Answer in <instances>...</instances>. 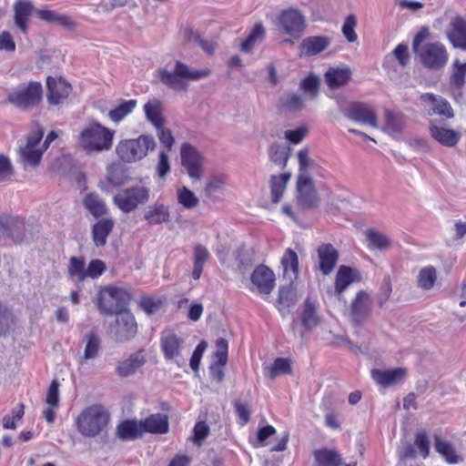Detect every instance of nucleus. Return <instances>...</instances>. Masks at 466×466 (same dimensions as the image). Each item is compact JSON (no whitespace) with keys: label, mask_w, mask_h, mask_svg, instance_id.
Masks as SVG:
<instances>
[{"label":"nucleus","mask_w":466,"mask_h":466,"mask_svg":"<svg viewBox=\"0 0 466 466\" xmlns=\"http://www.w3.org/2000/svg\"><path fill=\"white\" fill-rule=\"evenodd\" d=\"M110 420L108 409L101 403H95L81 410L75 420V425L82 436L95 438L106 432Z\"/></svg>","instance_id":"obj_1"},{"label":"nucleus","mask_w":466,"mask_h":466,"mask_svg":"<svg viewBox=\"0 0 466 466\" xmlns=\"http://www.w3.org/2000/svg\"><path fill=\"white\" fill-rule=\"evenodd\" d=\"M431 36L428 26H422L412 41L413 52L420 57L421 64L430 69L442 68L448 62L449 55L446 47L440 42L422 45Z\"/></svg>","instance_id":"obj_2"},{"label":"nucleus","mask_w":466,"mask_h":466,"mask_svg":"<svg viewBox=\"0 0 466 466\" xmlns=\"http://www.w3.org/2000/svg\"><path fill=\"white\" fill-rule=\"evenodd\" d=\"M115 131L97 121H91L77 137V145L87 154L108 151L112 148Z\"/></svg>","instance_id":"obj_3"},{"label":"nucleus","mask_w":466,"mask_h":466,"mask_svg":"<svg viewBox=\"0 0 466 466\" xmlns=\"http://www.w3.org/2000/svg\"><path fill=\"white\" fill-rule=\"evenodd\" d=\"M210 74V70H192L189 66L180 61H177L173 71H168L166 68H159L157 70V76L160 82L167 87L174 91H187L188 81L198 80L206 77Z\"/></svg>","instance_id":"obj_4"},{"label":"nucleus","mask_w":466,"mask_h":466,"mask_svg":"<svg viewBox=\"0 0 466 466\" xmlns=\"http://www.w3.org/2000/svg\"><path fill=\"white\" fill-rule=\"evenodd\" d=\"M131 299L125 288L106 285L99 289L96 304L101 314L113 316L128 309Z\"/></svg>","instance_id":"obj_5"},{"label":"nucleus","mask_w":466,"mask_h":466,"mask_svg":"<svg viewBox=\"0 0 466 466\" xmlns=\"http://www.w3.org/2000/svg\"><path fill=\"white\" fill-rule=\"evenodd\" d=\"M43 97L42 84L38 81H30L10 91L5 102L20 110L27 111L38 107L43 102Z\"/></svg>","instance_id":"obj_6"},{"label":"nucleus","mask_w":466,"mask_h":466,"mask_svg":"<svg viewBox=\"0 0 466 466\" xmlns=\"http://www.w3.org/2000/svg\"><path fill=\"white\" fill-rule=\"evenodd\" d=\"M277 25L281 35L288 36L284 43L294 45L303 35L307 22L306 17L297 8L282 10L277 18Z\"/></svg>","instance_id":"obj_7"},{"label":"nucleus","mask_w":466,"mask_h":466,"mask_svg":"<svg viewBox=\"0 0 466 466\" xmlns=\"http://www.w3.org/2000/svg\"><path fill=\"white\" fill-rule=\"evenodd\" d=\"M155 146L152 136L141 135L137 138L120 140L116 147V153L121 161L134 163L144 158Z\"/></svg>","instance_id":"obj_8"},{"label":"nucleus","mask_w":466,"mask_h":466,"mask_svg":"<svg viewBox=\"0 0 466 466\" xmlns=\"http://www.w3.org/2000/svg\"><path fill=\"white\" fill-rule=\"evenodd\" d=\"M33 130L26 136L25 145L19 149L20 160L25 167H37L46 150L41 146L45 131L38 122L33 123Z\"/></svg>","instance_id":"obj_9"},{"label":"nucleus","mask_w":466,"mask_h":466,"mask_svg":"<svg viewBox=\"0 0 466 466\" xmlns=\"http://www.w3.org/2000/svg\"><path fill=\"white\" fill-rule=\"evenodd\" d=\"M150 198V189L143 185H135L118 191L113 203L123 212L130 213L139 206L146 205Z\"/></svg>","instance_id":"obj_10"},{"label":"nucleus","mask_w":466,"mask_h":466,"mask_svg":"<svg viewBox=\"0 0 466 466\" xmlns=\"http://www.w3.org/2000/svg\"><path fill=\"white\" fill-rule=\"evenodd\" d=\"M116 316L114 330L116 341L123 343L133 339L138 332V324L134 314L127 309Z\"/></svg>","instance_id":"obj_11"},{"label":"nucleus","mask_w":466,"mask_h":466,"mask_svg":"<svg viewBox=\"0 0 466 466\" xmlns=\"http://www.w3.org/2000/svg\"><path fill=\"white\" fill-rule=\"evenodd\" d=\"M297 203L303 208H317L319 198L315 188L313 179L310 176L299 175L296 184Z\"/></svg>","instance_id":"obj_12"},{"label":"nucleus","mask_w":466,"mask_h":466,"mask_svg":"<svg viewBox=\"0 0 466 466\" xmlns=\"http://www.w3.org/2000/svg\"><path fill=\"white\" fill-rule=\"evenodd\" d=\"M251 291H257L259 295H269L275 286L276 278L273 270L264 264L257 266L250 275Z\"/></svg>","instance_id":"obj_13"},{"label":"nucleus","mask_w":466,"mask_h":466,"mask_svg":"<svg viewBox=\"0 0 466 466\" xmlns=\"http://www.w3.org/2000/svg\"><path fill=\"white\" fill-rule=\"evenodd\" d=\"M181 163L191 178L199 179L203 172L204 158L198 150L186 142L180 148Z\"/></svg>","instance_id":"obj_14"},{"label":"nucleus","mask_w":466,"mask_h":466,"mask_svg":"<svg viewBox=\"0 0 466 466\" xmlns=\"http://www.w3.org/2000/svg\"><path fill=\"white\" fill-rule=\"evenodd\" d=\"M159 345L166 360L178 361L184 349V339L173 329H166L161 332Z\"/></svg>","instance_id":"obj_15"},{"label":"nucleus","mask_w":466,"mask_h":466,"mask_svg":"<svg viewBox=\"0 0 466 466\" xmlns=\"http://www.w3.org/2000/svg\"><path fill=\"white\" fill-rule=\"evenodd\" d=\"M72 92V86L66 79L59 76H47L46 97L51 106L63 104Z\"/></svg>","instance_id":"obj_16"},{"label":"nucleus","mask_w":466,"mask_h":466,"mask_svg":"<svg viewBox=\"0 0 466 466\" xmlns=\"http://www.w3.org/2000/svg\"><path fill=\"white\" fill-rule=\"evenodd\" d=\"M345 116L357 123L368 125L371 127H378V117L375 108L364 102H353L345 112Z\"/></svg>","instance_id":"obj_17"},{"label":"nucleus","mask_w":466,"mask_h":466,"mask_svg":"<svg viewBox=\"0 0 466 466\" xmlns=\"http://www.w3.org/2000/svg\"><path fill=\"white\" fill-rule=\"evenodd\" d=\"M372 300L370 294L365 290L356 293L350 307L352 322L359 326L364 323L371 313Z\"/></svg>","instance_id":"obj_18"},{"label":"nucleus","mask_w":466,"mask_h":466,"mask_svg":"<svg viewBox=\"0 0 466 466\" xmlns=\"http://www.w3.org/2000/svg\"><path fill=\"white\" fill-rule=\"evenodd\" d=\"M25 222L19 218L0 216V238H11L15 243H20L25 237Z\"/></svg>","instance_id":"obj_19"},{"label":"nucleus","mask_w":466,"mask_h":466,"mask_svg":"<svg viewBox=\"0 0 466 466\" xmlns=\"http://www.w3.org/2000/svg\"><path fill=\"white\" fill-rule=\"evenodd\" d=\"M362 280L361 272L350 266L340 265L337 270L334 280V291L336 295H341L351 284Z\"/></svg>","instance_id":"obj_20"},{"label":"nucleus","mask_w":466,"mask_h":466,"mask_svg":"<svg viewBox=\"0 0 466 466\" xmlns=\"http://www.w3.org/2000/svg\"><path fill=\"white\" fill-rule=\"evenodd\" d=\"M420 100L428 105L427 114L429 116H440L445 118H452L454 112L450 103L432 93H424L420 96Z\"/></svg>","instance_id":"obj_21"},{"label":"nucleus","mask_w":466,"mask_h":466,"mask_svg":"<svg viewBox=\"0 0 466 466\" xmlns=\"http://www.w3.org/2000/svg\"><path fill=\"white\" fill-rule=\"evenodd\" d=\"M317 255L319 269L323 275H329L338 263L339 258V251L332 244L323 243L318 247Z\"/></svg>","instance_id":"obj_22"},{"label":"nucleus","mask_w":466,"mask_h":466,"mask_svg":"<svg viewBox=\"0 0 466 466\" xmlns=\"http://www.w3.org/2000/svg\"><path fill=\"white\" fill-rule=\"evenodd\" d=\"M429 132L436 142L446 147H454L461 138L460 132L444 126H439L433 121L429 125Z\"/></svg>","instance_id":"obj_23"},{"label":"nucleus","mask_w":466,"mask_h":466,"mask_svg":"<svg viewBox=\"0 0 466 466\" xmlns=\"http://www.w3.org/2000/svg\"><path fill=\"white\" fill-rule=\"evenodd\" d=\"M447 38L455 48L466 50V20L457 15L447 28Z\"/></svg>","instance_id":"obj_24"},{"label":"nucleus","mask_w":466,"mask_h":466,"mask_svg":"<svg viewBox=\"0 0 466 466\" xmlns=\"http://www.w3.org/2000/svg\"><path fill=\"white\" fill-rule=\"evenodd\" d=\"M59 382L56 379L53 380L47 389L45 402L47 405L44 409L43 418L48 422L53 423L56 420V410L59 408Z\"/></svg>","instance_id":"obj_25"},{"label":"nucleus","mask_w":466,"mask_h":466,"mask_svg":"<svg viewBox=\"0 0 466 466\" xmlns=\"http://www.w3.org/2000/svg\"><path fill=\"white\" fill-rule=\"evenodd\" d=\"M13 7L15 25L24 35H26L29 18L34 12V5L30 0H16Z\"/></svg>","instance_id":"obj_26"},{"label":"nucleus","mask_w":466,"mask_h":466,"mask_svg":"<svg viewBox=\"0 0 466 466\" xmlns=\"http://www.w3.org/2000/svg\"><path fill=\"white\" fill-rule=\"evenodd\" d=\"M142 432L151 434H166L169 431L168 416L163 413H155L140 420Z\"/></svg>","instance_id":"obj_27"},{"label":"nucleus","mask_w":466,"mask_h":466,"mask_svg":"<svg viewBox=\"0 0 466 466\" xmlns=\"http://www.w3.org/2000/svg\"><path fill=\"white\" fill-rule=\"evenodd\" d=\"M407 370L404 368H395L392 370L373 369L371 378L380 386L389 387L400 382L406 376Z\"/></svg>","instance_id":"obj_28"},{"label":"nucleus","mask_w":466,"mask_h":466,"mask_svg":"<svg viewBox=\"0 0 466 466\" xmlns=\"http://www.w3.org/2000/svg\"><path fill=\"white\" fill-rule=\"evenodd\" d=\"M330 45L329 37L326 35L308 36L299 46L300 54L312 56L326 50Z\"/></svg>","instance_id":"obj_29"},{"label":"nucleus","mask_w":466,"mask_h":466,"mask_svg":"<svg viewBox=\"0 0 466 466\" xmlns=\"http://www.w3.org/2000/svg\"><path fill=\"white\" fill-rule=\"evenodd\" d=\"M314 466H342L344 465L341 454L336 449L327 447L313 451Z\"/></svg>","instance_id":"obj_30"},{"label":"nucleus","mask_w":466,"mask_h":466,"mask_svg":"<svg viewBox=\"0 0 466 466\" xmlns=\"http://www.w3.org/2000/svg\"><path fill=\"white\" fill-rule=\"evenodd\" d=\"M466 63L455 60L452 65V72L449 79V86L455 99L461 98L462 88L466 82Z\"/></svg>","instance_id":"obj_31"},{"label":"nucleus","mask_w":466,"mask_h":466,"mask_svg":"<svg viewBox=\"0 0 466 466\" xmlns=\"http://www.w3.org/2000/svg\"><path fill=\"white\" fill-rule=\"evenodd\" d=\"M280 264L283 268V276L289 281L298 279L299 273V261L297 252L291 248L285 249L281 258Z\"/></svg>","instance_id":"obj_32"},{"label":"nucleus","mask_w":466,"mask_h":466,"mask_svg":"<svg viewBox=\"0 0 466 466\" xmlns=\"http://www.w3.org/2000/svg\"><path fill=\"white\" fill-rule=\"evenodd\" d=\"M115 222L112 218H101L92 227V238L96 247H104L107 237L113 231Z\"/></svg>","instance_id":"obj_33"},{"label":"nucleus","mask_w":466,"mask_h":466,"mask_svg":"<svg viewBox=\"0 0 466 466\" xmlns=\"http://www.w3.org/2000/svg\"><path fill=\"white\" fill-rule=\"evenodd\" d=\"M351 78L349 68L329 67L325 73V81L330 89H338L347 85Z\"/></svg>","instance_id":"obj_34"},{"label":"nucleus","mask_w":466,"mask_h":466,"mask_svg":"<svg viewBox=\"0 0 466 466\" xmlns=\"http://www.w3.org/2000/svg\"><path fill=\"white\" fill-rule=\"evenodd\" d=\"M385 124L383 130L390 134H400L404 127V115L400 111L386 108L384 110Z\"/></svg>","instance_id":"obj_35"},{"label":"nucleus","mask_w":466,"mask_h":466,"mask_svg":"<svg viewBox=\"0 0 466 466\" xmlns=\"http://www.w3.org/2000/svg\"><path fill=\"white\" fill-rule=\"evenodd\" d=\"M290 177L291 175L289 172L281 173L279 175H272L270 177L269 187L271 200L273 203H278L280 201Z\"/></svg>","instance_id":"obj_36"},{"label":"nucleus","mask_w":466,"mask_h":466,"mask_svg":"<svg viewBox=\"0 0 466 466\" xmlns=\"http://www.w3.org/2000/svg\"><path fill=\"white\" fill-rule=\"evenodd\" d=\"M144 362V357L140 353H133L128 359L118 363L116 372L122 378L128 377L134 374Z\"/></svg>","instance_id":"obj_37"},{"label":"nucleus","mask_w":466,"mask_h":466,"mask_svg":"<svg viewBox=\"0 0 466 466\" xmlns=\"http://www.w3.org/2000/svg\"><path fill=\"white\" fill-rule=\"evenodd\" d=\"M116 434L123 441L137 440L142 437V428L140 421L124 420L116 428Z\"/></svg>","instance_id":"obj_38"},{"label":"nucleus","mask_w":466,"mask_h":466,"mask_svg":"<svg viewBox=\"0 0 466 466\" xmlns=\"http://www.w3.org/2000/svg\"><path fill=\"white\" fill-rule=\"evenodd\" d=\"M434 447L438 453H440L445 461L450 464H456L461 461V458L457 454L453 445L447 441H443L439 435L434 436Z\"/></svg>","instance_id":"obj_39"},{"label":"nucleus","mask_w":466,"mask_h":466,"mask_svg":"<svg viewBox=\"0 0 466 466\" xmlns=\"http://www.w3.org/2000/svg\"><path fill=\"white\" fill-rule=\"evenodd\" d=\"M168 208L163 204H155L149 207L148 210L144 214L145 220L149 225H157L169 220Z\"/></svg>","instance_id":"obj_40"},{"label":"nucleus","mask_w":466,"mask_h":466,"mask_svg":"<svg viewBox=\"0 0 466 466\" xmlns=\"http://www.w3.org/2000/svg\"><path fill=\"white\" fill-rule=\"evenodd\" d=\"M209 258V252L206 247L198 244L194 248L192 278L195 280L200 279L205 263Z\"/></svg>","instance_id":"obj_41"},{"label":"nucleus","mask_w":466,"mask_h":466,"mask_svg":"<svg viewBox=\"0 0 466 466\" xmlns=\"http://www.w3.org/2000/svg\"><path fill=\"white\" fill-rule=\"evenodd\" d=\"M365 236L369 241L368 248L370 249L385 250L391 245L390 238L375 228H369Z\"/></svg>","instance_id":"obj_42"},{"label":"nucleus","mask_w":466,"mask_h":466,"mask_svg":"<svg viewBox=\"0 0 466 466\" xmlns=\"http://www.w3.org/2000/svg\"><path fill=\"white\" fill-rule=\"evenodd\" d=\"M145 115L148 121L152 123L155 127H161L164 124L162 116V104L157 99L148 101L144 105Z\"/></svg>","instance_id":"obj_43"},{"label":"nucleus","mask_w":466,"mask_h":466,"mask_svg":"<svg viewBox=\"0 0 466 466\" xmlns=\"http://www.w3.org/2000/svg\"><path fill=\"white\" fill-rule=\"evenodd\" d=\"M85 208L95 217L100 218L107 213L104 201L96 193L87 194L83 200Z\"/></svg>","instance_id":"obj_44"},{"label":"nucleus","mask_w":466,"mask_h":466,"mask_svg":"<svg viewBox=\"0 0 466 466\" xmlns=\"http://www.w3.org/2000/svg\"><path fill=\"white\" fill-rule=\"evenodd\" d=\"M136 106V99L122 100L116 106L108 112V116L113 122L119 123L127 116L132 113Z\"/></svg>","instance_id":"obj_45"},{"label":"nucleus","mask_w":466,"mask_h":466,"mask_svg":"<svg viewBox=\"0 0 466 466\" xmlns=\"http://www.w3.org/2000/svg\"><path fill=\"white\" fill-rule=\"evenodd\" d=\"M266 35L265 28L261 22L256 23L248 34L247 38L241 43V51L244 53H249L258 40L264 39Z\"/></svg>","instance_id":"obj_46"},{"label":"nucleus","mask_w":466,"mask_h":466,"mask_svg":"<svg viewBox=\"0 0 466 466\" xmlns=\"http://www.w3.org/2000/svg\"><path fill=\"white\" fill-rule=\"evenodd\" d=\"M128 180L126 170L119 165L113 164L107 167L106 181L113 187L124 185Z\"/></svg>","instance_id":"obj_47"},{"label":"nucleus","mask_w":466,"mask_h":466,"mask_svg":"<svg viewBox=\"0 0 466 466\" xmlns=\"http://www.w3.org/2000/svg\"><path fill=\"white\" fill-rule=\"evenodd\" d=\"M437 280V272L433 266L422 268L418 276V286L422 289L429 290L433 288Z\"/></svg>","instance_id":"obj_48"},{"label":"nucleus","mask_w":466,"mask_h":466,"mask_svg":"<svg viewBox=\"0 0 466 466\" xmlns=\"http://www.w3.org/2000/svg\"><path fill=\"white\" fill-rule=\"evenodd\" d=\"M164 300L161 298H154L152 296H142L138 302V308L147 315H152L161 309Z\"/></svg>","instance_id":"obj_49"},{"label":"nucleus","mask_w":466,"mask_h":466,"mask_svg":"<svg viewBox=\"0 0 466 466\" xmlns=\"http://www.w3.org/2000/svg\"><path fill=\"white\" fill-rule=\"evenodd\" d=\"M319 321V319L316 314L315 305L309 300H306L301 315L302 325L309 329L317 326Z\"/></svg>","instance_id":"obj_50"},{"label":"nucleus","mask_w":466,"mask_h":466,"mask_svg":"<svg viewBox=\"0 0 466 466\" xmlns=\"http://www.w3.org/2000/svg\"><path fill=\"white\" fill-rule=\"evenodd\" d=\"M71 277H76L79 282L86 279V263L82 257H71L67 268Z\"/></svg>","instance_id":"obj_51"},{"label":"nucleus","mask_w":466,"mask_h":466,"mask_svg":"<svg viewBox=\"0 0 466 466\" xmlns=\"http://www.w3.org/2000/svg\"><path fill=\"white\" fill-rule=\"evenodd\" d=\"M101 340L95 331H91L86 336V345L85 348L84 358L86 360L94 359L97 356L100 350Z\"/></svg>","instance_id":"obj_52"},{"label":"nucleus","mask_w":466,"mask_h":466,"mask_svg":"<svg viewBox=\"0 0 466 466\" xmlns=\"http://www.w3.org/2000/svg\"><path fill=\"white\" fill-rule=\"evenodd\" d=\"M177 195L178 203L185 208L190 209L198 204V197L186 187L179 188Z\"/></svg>","instance_id":"obj_53"},{"label":"nucleus","mask_w":466,"mask_h":466,"mask_svg":"<svg viewBox=\"0 0 466 466\" xmlns=\"http://www.w3.org/2000/svg\"><path fill=\"white\" fill-rule=\"evenodd\" d=\"M268 156L270 160L279 167L284 168L287 166L289 155L279 145L272 144L268 148Z\"/></svg>","instance_id":"obj_54"},{"label":"nucleus","mask_w":466,"mask_h":466,"mask_svg":"<svg viewBox=\"0 0 466 466\" xmlns=\"http://www.w3.org/2000/svg\"><path fill=\"white\" fill-rule=\"evenodd\" d=\"M228 340L224 338H219L216 340V352H215V363L223 367L227 364L228 361Z\"/></svg>","instance_id":"obj_55"},{"label":"nucleus","mask_w":466,"mask_h":466,"mask_svg":"<svg viewBox=\"0 0 466 466\" xmlns=\"http://www.w3.org/2000/svg\"><path fill=\"white\" fill-rule=\"evenodd\" d=\"M357 25V18L354 15H349L342 25V34L345 38L350 42L353 43L357 40L358 35L355 32V28Z\"/></svg>","instance_id":"obj_56"},{"label":"nucleus","mask_w":466,"mask_h":466,"mask_svg":"<svg viewBox=\"0 0 466 466\" xmlns=\"http://www.w3.org/2000/svg\"><path fill=\"white\" fill-rule=\"evenodd\" d=\"M292 372L290 360L277 358L270 369V376L275 378L280 374H290Z\"/></svg>","instance_id":"obj_57"},{"label":"nucleus","mask_w":466,"mask_h":466,"mask_svg":"<svg viewBox=\"0 0 466 466\" xmlns=\"http://www.w3.org/2000/svg\"><path fill=\"white\" fill-rule=\"evenodd\" d=\"M106 269V263L101 259H92L86 268V279H97L104 274Z\"/></svg>","instance_id":"obj_58"},{"label":"nucleus","mask_w":466,"mask_h":466,"mask_svg":"<svg viewBox=\"0 0 466 466\" xmlns=\"http://www.w3.org/2000/svg\"><path fill=\"white\" fill-rule=\"evenodd\" d=\"M14 323L13 314L0 302V336L5 337L9 331V325Z\"/></svg>","instance_id":"obj_59"},{"label":"nucleus","mask_w":466,"mask_h":466,"mask_svg":"<svg viewBox=\"0 0 466 466\" xmlns=\"http://www.w3.org/2000/svg\"><path fill=\"white\" fill-rule=\"evenodd\" d=\"M282 106L288 111H299L303 107V97L298 94H289L283 99Z\"/></svg>","instance_id":"obj_60"},{"label":"nucleus","mask_w":466,"mask_h":466,"mask_svg":"<svg viewBox=\"0 0 466 466\" xmlns=\"http://www.w3.org/2000/svg\"><path fill=\"white\" fill-rule=\"evenodd\" d=\"M414 443L421 456L427 458L430 454V441L425 431H420L416 433Z\"/></svg>","instance_id":"obj_61"},{"label":"nucleus","mask_w":466,"mask_h":466,"mask_svg":"<svg viewBox=\"0 0 466 466\" xmlns=\"http://www.w3.org/2000/svg\"><path fill=\"white\" fill-rule=\"evenodd\" d=\"M319 86V79L318 76L309 75L304 78L300 84V88L307 93H309L313 97L318 94Z\"/></svg>","instance_id":"obj_62"},{"label":"nucleus","mask_w":466,"mask_h":466,"mask_svg":"<svg viewBox=\"0 0 466 466\" xmlns=\"http://www.w3.org/2000/svg\"><path fill=\"white\" fill-rule=\"evenodd\" d=\"M157 130V137L160 143L164 146L167 151H170L175 143V138L170 129L164 127L162 124L161 127H156Z\"/></svg>","instance_id":"obj_63"},{"label":"nucleus","mask_w":466,"mask_h":466,"mask_svg":"<svg viewBox=\"0 0 466 466\" xmlns=\"http://www.w3.org/2000/svg\"><path fill=\"white\" fill-rule=\"evenodd\" d=\"M209 427L205 421H198L193 429V441L199 444L209 434Z\"/></svg>","instance_id":"obj_64"}]
</instances>
